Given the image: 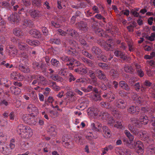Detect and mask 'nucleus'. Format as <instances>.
Returning <instances> with one entry per match:
<instances>
[{"instance_id": "nucleus-1", "label": "nucleus", "mask_w": 155, "mask_h": 155, "mask_svg": "<svg viewBox=\"0 0 155 155\" xmlns=\"http://www.w3.org/2000/svg\"><path fill=\"white\" fill-rule=\"evenodd\" d=\"M17 131L21 137L25 139L29 138L33 135L31 129L28 126L23 124H19L18 126Z\"/></svg>"}, {"instance_id": "nucleus-2", "label": "nucleus", "mask_w": 155, "mask_h": 155, "mask_svg": "<svg viewBox=\"0 0 155 155\" xmlns=\"http://www.w3.org/2000/svg\"><path fill=\"white\" fill-rule=\"evenodd\" d=\"M88 113L94 115L96 118L101 120H103L104 118L106 119V117L109 116L107 113L103 111L100 112L99 109L97 108L91 107L90 110L88 109Z\"/></svg>"}, {"instance_id": "nucleus-3", "label": "nucleus", "mask_w": 155, "mask_h": 155, "mask_svg": "<svg viewBox=\"0 0 155 155\" xmlns=\"http://www.w3.org/2000/svg\"><path fill=\"white\" fill-rule=\"evenodd\" d=\"M132 123L135 127H140L142 126V124H147L149 121L148 117L146 116H141L140 118V120L135 118H132L130 119Z\"/></svg>"}, {"instance_id": "nucleus-4", "label": "nucleus", "mask_w": 155, "mask_h": 155, "mask_svg": "<svg viewBox=\"0 0 155 155\" xmlns=\"http://www.w3.org/2000/svg\"><path fill=\"white\" fill-rule=\"evenodd\" d=\"M101 105L102 107L110 109L111 111L112 114L116 118H120L121 117V115L120 114L119 111L116 109L115 108L111 107L110 104H106L105 102H103L101 103Z\"/></svg>"}, {"instance_id": "nucleus-5", "label": "nucleus", "mask_w": 155, "mask_h": 155, "mask_svg": "<svg viewBox=\"0 0 155 155\" xmlns=\"http://www.w3.org/2000/svg\"><path fill=\"white\" fill-rule=\"evenodd\" d=\"M131 148L136 149L137 152L139 155H142L144 153L143 144L140 141L134 142V145Z\"/></svg>"}, {"instance_id": "nucleus-6", "label": "nucleus", "mask_w": 155, "mask_h": 155, "mask_svg": "<svg viewBox=\"0 0 155 155\" xmlns=\"http://www.w3.org/2000/svg\"><path fill=\"white\" fill-rule=\"evenodd\" d=\"M32 68L35 70L41 69L43 72H45L46 68L45 65L43 63H38L34 62L32 64Z\"/></svg>"}, {"instance_id": "nucleus-7", "label": "nucleus", "mask_w": 155, "mask_h": 155, "mask_svg": "<svg viewBox=\"0 0 155 155\" xmlns=\"http://www.w3.org/2000/svg\"><path fill=\"white\" fill-rule=\"evenodd\" d=\"M69 43L71 46L70 47H69L68 49V51L69 52H71L74 54L76 51H78L77 49H79V47L75 41H71L69 42Z\"/></svg>"}, {"instance_id": "nucleus-8", "label": "nucleus", "mask_w": 155, "mask_h": 155, "mask_svg": "<svg viewBox=\"0 0 155 155\" xmlns=\"http://www.w3.org/2000/svg\"><path fill=\"white\" fill-rule=\"evenodd\" d=\"M32 79H37L38 80V84H41L44 85L47 83V81L46 78L43 76L41 75H32L31 76Z\"/></svg>"}, {"instance_id": "nucleus-9", "label": "nucleus", "mask_w": 155, "mask_h": 155, "mask_svg": "<svg viewBox=\"0 0 155 155\" xmlns=\"http://www.w3.org/2000/svg\"><path fill=\"white\" fill-rule=\"evenodd\" d=\"M27 110L29 112L36 115L39 114L38 108L34 104H30L28 105Z\"/></svg>"}, {"instance_id": "nucleus-10", "label": "nucleus", "mask_w": 155, "mask_h": 155, "mask_svg": "<svg viewBox=\"0 0 155 155\" xmlns=\"http://www.w3.org/2000/svg\"><path fill=\"white\" fill-rule=\"evenodd\" d=\"M10 77L12 79L19 81H22L24 78V76L23 75L16 71L12 72L11 74Z\"/></svg>"}, {"instance_id": "nucleus-11", "label": "nucleus", "mask_w": 155, "mask_h": 155, "mask_svg": "<svg viewBox=\"0 0 155 155\" xmlns=\"http://www.w3.org/2000/svg\"><path fill=\"white\" fill-rule=\"evenodd\" d=\"M102 97L106 99L108 102H111L115 99V95L111 91L108 93H105Z\"/></svg>"}, {"instance_id": "nucleus-12", "label": "nucleus", "mask_w": 155, "mask_h": 155, "mask_svg": "<svg viewBox=\"0 0 155 155\" xmlns=\"http://www.w3.org/2000/svg\"><path fill=\"white\" fill-rule=\"evenodd\" d=\"M114 55L118 57H120V58L124 60H125L127 59V61H129V58L127 59V56L125 53L120 51L119 50H116L114 52Z\"/></svg>"}, {"instance_id": "nucleus-13", "label": "nucleus", "mask_w": 155, "mask_h": 155, "mask_svg": "<svg viewBox=\"0 0 155 155\" xmlns=\"http://www.w3.org/2000/svg\"><path fill=\"white\" fill-rule=\"evenodd\" d=\"M29 13L31 16L34 18H38L42 16L41 12L37 10L32 9L30 10Z\"/></svg>"}, {"instance_id": "nucleus-14", "label": "nucleus", "mask_w": 155, "mask_h": 155, "mask_svg": "<svg viewBox=\"0 0 155 155\" xmlns=\"http://www.w3.org/2000/svg\"><path fill=\"white\" fill-rule=\"evenodd\" d=\"M19 16L16 13L12 14L8 17V20L11 23H17L19 21Z\"/></svg>"}, {"instance_id": "nucleus-15", "label": "nucleus", "mask_w": 155, "mask_h": 155, "mask_svg": "<svg viewBox=\"0 0 155 155\" xmlns=\"http://www.w3.org/2000/svg\"><path fill=\"white\" fill-rule=\"evenodd\" d=\"M31 142L30 141L28 142L22 141L20 143V148L21 150H26L30 148L31 145L30 143Z\"/></svg>"}, {"instance_id": "nucleus-16", "label": "nucleus", "mask_w": 155, "mask_h": 155, "mask_svg": "<svg viewBox=\"0 0 155 155\" xmlns=\"http://www.w3.org/2000/svg\"><path fill=\"white\" fill-rule=\"evenodd\" d=\"M7 52H8L9 54L12 53L13 56L16 55L18 52L17 50L12 45L7 46L6 48Z\"/></svg>"}, {"instance_id": "nucleus-17", "label": "nucleus", "mask_w": 155, "mask_h": 155, "mask_svg": "<svg viewBox=\"0 0 155 155\" xmlns=\"http://www.w3.org/2000/svg\"><path fill=\"white\" fill-rule=\"evenodd\" d=\"M91 127L92 130L95 132H101L102 125L101 124L98 123L96 124L94 123H92Z\"/></svg>"}, {"instance_id": "nucleus-18", "label": "nucleus", "mask_w": 155, "mask_h": 155, "mask_svg": "<svg viewBox=\"0 0 155 155\" xmlns=\"http://www.w3.org/2000/svg\"><path fill=\"white\" fill-rule=\"evenodd\" d=\"M0 152L3 154L8 155L11 153L12 150L9 149L8 146L5 145L0 147Z\"/></svg>"}, {"instance_id": "nucleus-19", "label": "nucleus", "mask_w": 155, "mask_h": 155, "mask_svg": "<svg viewBox=\"0 0 155 155\" xmlns=\"http://www.w3.org/2000/svg\"><path fill=\"white\" fill-rule=\"evenodd\" d=\"M116 101V106L118 108L123 109L126 107V104L124 101L121 99H119Z\"/></svg>"}, {"instance_id": "nucleus-20", "label": "nucleus", "mask_w": 155, "mask_h": 155, "mask_svg": "<svg viewBox=\"0 0 155 155\" xmlns=\"http://www.w3.org/2000/svg\"><path fill=\"white\" fill-rule=\"evenodd\" d=\"M91 51L92 53L96 55L97 58H99L101 56L102 53L101 49L97 47H93L92 48Z\"/></svg>"}, {"instance_id": "nucleus-21", "label": "nucleus", "mask_w": 155, "mask_h": 155, "mask_svg": "<svg viewBox=\"0 0 155 155\" xmlns=\"http://www.w3.org/2000/svg\"><path fill=\"white\" fill-rule=\"evenodd\" d=\"M67 34L70 35L76 39L78 38L79 34L75 31L72 29H68L67 30Z\"/></svg>"}, {"instance_id": "nucleus-22", "label": "nucleus", "mask_w": 155, "mask_h": 155, "mask_svg": "<svg viewBox=\"0 0 155 155\" xmlns=\"http://www.w3.org/2000/svg\"><path fill=\"white\" fill-rule=\"evenodd\" d=\"M131 98L134 101H135L137 103L142 104L143 101V99L137 94H134L132 96Z\"/></svg>"}, {"instance_id": "nucleus-23", "label": "nucleus", "mask_w": 155, "mask_h": 155, "mask_svg": "<svg viewBox=\"0 0 155 155\" xmlns=\"http://www.w3.org/2000/svg\"><path fill=\"white\" fill-rule=\"evenodd\" d=\"M77 27L80 30L84 32L86 31L88 29L87 24L82 21H81L79 23Z\"/></svg>"}, {"instance_id": "nucleus-24", "label": "nucleus", "mask_w": 155, "mask_h": 155, "mask_svg": "<svg viewBox=\"0 0 155 155\" xmlns=\"http://www.w3.org/2000/svg\"><path fill=\"white\" fill-rule=\"evenodd\" d=\"M74 71L78 74L83 75L87 73L88 70L87 68L80 67L75 69Z\"/></svg>"}, {"instance_id": "nucleus-25", "label": "nucleus", "mask_w": 155, "mask_h": 155, "mask_svg": "<svg viewBox=\"0 0 155 155\" xmlns=\"http://www.w3.org/2000/svg\"><path fill=\"white\" fill-rule=\"evenodd\" d=\"M147 153L149 155H155V145H150L147 149Z\"/></svg>"}, {"instance_id": "nucleus-26", "label": "nucleus", "mask_w": 155, "mask_h": 155, "mask_svg": "<svg viewBox=\"0 0 155 155\" xmlns=\"http://www.w3.org/2000/svg\"><path fill=\"white\" fill-rule=\"evenodd\" d=\"M133 65H134L136 67V71L138 75L140 77H143L144 75V73L140 69V66L136 63H134Z\"/></svg>"}, {"instance_id": "nucleus-27", "label": "nucleus", "mask_w": 155, "mask_h": 155, "mask_svg": "<svg viewBox=\"0 0 155 155\" xmlns=\"http://www.w3.org/2000/svg\"><path fill=\"white\" fill-rule=\"evenodd\" d=\"M29 33L32 37L35 38H39L40 36V32L36 29H32L29 31Z\"/></svg>"}, {"instance_id": "nucleus-28", "label": "nucleus", "mask_w": 155, "mask_h": 155, "mask_svg": "<svg viewBox=\"0 0 155 155\" xmlns=\"http://www.w3.org/2000/svg\"><path fill=\"white\" fill-rule=\"evenodd\" d=\"M74 140L76 143L78 144L82 145L84 143V139L81 136L78 135L75 136Z\"/></svg>"}, {"instance_id": "nucleus-29", "label": "nucleus", "mask_w": 155, "mask_h": 155, "mask_svg": "<svg viewBox=\"0 0 155 155\" xmlns=\"http://www.w3.org/2000/svg\"><path fill=\"white\" fill-rule=\"evenodd\" d=\"M126 41L127 43L129 51L130 52L133 51L135 50V48L133 41L131 39H128L126 40Z\"/></svg>"}, {"instance_id": "nucleus-30", "label": "nucleus", "mask_w": 155, "mask_h": 155, "mask_svg": "<svg viewBox=\"0 0 155 155\" xmlns=\"http://www.w3.org/2000/svg\"><path fill=\"white\" fill-rule=\"evenodd\" d=\"M113 40L110 39L107 41L104 46L105 49L108 50L111 48V46L114 45Z\"/></svg>"}, {"instance_id": "nucleus-31", "label": "nucleus", "mask_w": 155, "mask_h": 155, "mask_svg": "<svg viewBox=\"0 0 155 155\" xmlns=\"http://www.w3.org/2000/svg\"><path fill=\"white\" fill-rule=\"evenodd\" d=\"M128 112L130 114H133L135 112H139V109L138 107H135L134 106H130L128 109Z\"/></svg>"}, {"instance_id": "nucleus-32", "label": "nucleus", "mask_w": 155, "mask_h": 155, "mask_svg": "<svg viewBox=\"0 0 155 155\" xmlns=\"http://www.w3.org/2000/svg\"><path fill=\"white\" fill-rule=\"evenodd\" d=\"M49 85L50 87L55 91H58L61 89L60 87L57 85L56 83L55 82L52 81Z\"/></svg>"}, {"instance_id": "nucleus-33", "label": "nucleus", "mask_w": 155, "mask_h": 155, "mask_svg": "<svg viewBox=\"0 0 155 155\" xmlns=\"http://www.w3.org/2000/svg\"><path fill=\"white\" fill-rule=\"evenodd\" d=\"M10 89L12 92L15 95H17L19 94L21 92L20 89L14 86L12 87Z\"/></svg>"}, {"instance_id": "nucleus-34", "label": "nucleus", "mask_w": 155, "mask_h": 155, "mask_svg": "<svg viewBox=\"0 0 155 155\" xmlns=\"http://www.w3.org/2000/svg\"><path fill=\"white\" fill-rule=\"evenodd\" d=\"M62 144L63 146L64 147L69 149L72 148L74 146V144L72 142L69 143L68 142H65L63 140H62Z\"/></svg>"}, {"instance_id": "nucleus-35", "label": "nucleus", "mask_w": 155, "mask_h": 155, "mask_svg": "<svg viewBox=\"0 0 155 155\" xmlns=\"http://www.w3.org/2000/svg\"><path fill=\"white\" fill-rule=\"evenodd\" d=\"M51 77L53 80L57 82H62L63 81L62 78L58 75L53 74L51 75Z\"/></svg>"}, {"instance_id": "nucleus-36", "label": "nucleus", "mask_w": 155, "mask_h": 155, "mask_svg": "<svg viewBox=\"0 0 155 155\" xmlns=\"http://www.w3.org/2000/svg\"><path fill=\"white\" fill-rule=\"evenodd\" d=\"M96 73L97 74L98 78L101 80L105 81L106 80L105 75L101 70H97L96 71Z\"/></svg>"}, {"instance_id": "nucleus-37", "label": "nucleus", "mask_w": 155, "mask_h": 155, "mask_svg": "<svg viewBox=\"0 0 155 155\" xmlns=\"http://www.w3.org/2000/svg\"><path fill=\"white\" fill-rule=\"evenodd\" d=\"M19 69L24 73H28L30 71L29 68L26 66L22 64H20L19 65Z\"/></svg>"}, {"instance_id": "nucleus-38", "label": "nucleus", "mask_w": 155, "mask_h": 155, "mask_svg": "<svg viewBox=\"0 0 155 155\" xmlns=\"http://www.w3.org/2000/svg\"><path fill=\"white\" fill-rule=\"evenodd\" d=\"M124 133L127 137L129 139L130 141V144H132V141L134 139V136L130 133L129 131L127 130H125L124 131Z\"/></svg>"}, {"instance_id": "nucleus-39", "label": "nucleus", "mask_w": 155, "mask_h": 155, "mask_svg": "<svg viewBox=\"0 0 155 155\" xmlns=\"http://www.w3.org/2000/svg\"><path fill=\"white\" fill-rule=\"evenodd\" d=\"M26 42L29 45L33 46H38L40 44V42L37 40H32L29 39L26 40Z\"/></svg>"}, {"instance_id": "nucleus-40", "label": "nucleus", "mask_w": 155, "mask_h": 155, "mask_svg": "<svg viewBox=\"0 0 155 155\" xmlns=\"http://www.w3.org/2000/svg\"><path fill=\"white\" fill-rule=\"evenodd\" d=\"M32 118V116L30 114H24L22 117V118L24 121L28 124L29 121Z\"/></svg>"}, {"instance_id": "nucleus-41", "label": "nucleus", "mask_w": 155, "mask_h": 155, "mask_svg": "<svg viewBox=\"0 0 155 155\" xmlns=\"http://www.w3.org/2000/svg\"><path fill=\"white\" fill-rule=\"evenodd\" d=\"M124 70L127 72L132 73L134 71V69L131 66L125 65L124 67Z\"/></svg>"}, {"instance_id": "nucleus-42", "label": "nucleus", "mask_w": 155, "mask_h": 155, "mask_svg": "<svg viewBox=\"0 0 155 155\" xmlns=\"http://www.w3.org/2000/svg\"><path fill=\"white\" fill-rule=\"evenodd\" d=\"M110 75L114 79L117 78L119 75L118 72L114 69H112L110 71Z\"/></svg>"}, {"instance_id": "nucleus-43", "label": "nucleus", "mask_w": 155, "mask_h": 155, "mask_svg": "<svg viewBox=\"0 0 155 155\" xmlns=\"http://www.w3.org/2000/svg\"><path fill=\"white\" fill-rule=\"evenodd\" d=\"M30 96L32 99L34 101H37V105L39 106L40 103L38 100V98L36 95V94L34 91H32L31 93Z\"/></svg>"}, {"instance_id": "nucleus-44", "label": "nucleus", "mask_w": 155, "mask_h": 155, "mask_svg": "<svg viewBox=\"0 0 155 155\" xmlns=\"http://www.w3.org/2000/svg\"><path fill=\"white\" fill-rule=\"evenodd\" d=\"M13 33L15 35L18 36H22L24 34L21 30L18 28L15 29L13 30Z\"/></svg>"}, {"instance_id": "nucleus-45", "label": "nucleus", "mask_w": 155, "mask_h": 155, "mask_svg": "<svg viewBox=\"0 0 155 155\" xmlns=\"http://www.w3.org/2000/svg\"><path fill=\"white\" fill-rule=\"evenodd\" d=\"M51 64L54 67H58L61 65V64L57 59L52 58L51 61Z\"/></svg>"}, {"instance_id": "nucleus-46", "label": "nucleus", "mask_w": 155, "mask_h": 155, "mask_svg": "<svg viewBox=\"0 0 155 155\" xmlns=\"http://www.w3.org/2000/svg\"><path fill=\"white\" fill-rule=\"evenodd\" d=\"M18 47L20 50H25L27 48L28 46L25 43L22 42H19L18 43Z\"/></svg>"}, {"instance_id": "nucleus-47", "label": "nucleus", "mask_w": 155, "mask_h": 155, "mask_svg": "<svg viewBox=\"0 0 155 155\" xmlns=\"http://www.w3.org/2000/svg\"><path fill=\"white\" fill-rule=\"evenodd\" d=\"M119 85L121 87L126 90H128L130 89V87L124 81H121L119 83Z\"/></svg>"}, {"instance_id": "nucleus-48", "label": "nucleus", "mask_w": 155, "mask_h": 155, "mask_svg": "<svg viewBox=\"0 0 155 155\" xmlns=\"http://www.w3.org/2000/svg\"><path fill=\"white\" fill-rule=\"evenodd\" d=\"M125 149L120 147H116L115 149L116 153L120 155H124Z\"/></svg>"}, {"instance_id": "nucleus-49", "label": "nucleus", "mask_w": 155, "mask_h": 155, "mask_svg": "<svg viewBox=\"0 0 155 155\" xmlns=\"http://www.w3.org/2000/svg\"><path fill=\"white\" fill-rule=\"evenodd\" d=\"M28 54L25 53H23L22 54L21 56V60L22 61H24L25 63H27L28 62Z\"/></svg>"}, {"instance_id": "nucleus-50", "label": "nucleus", "mask_w": 155, "mask_h": 155, "mask_svg": "<svg viewBox=\"0 0 155 155\" xmlns=\"http://www.w3.org/2000/svg\"><path fill=\"white\" fill-rule=\"evenodd\" d=\"M24 25L29 27H32L33 26V23L31 20L26 19L24 22Z\"/></svg>"}, {"instance_id": "nucleus-51", "label": "nucleus", "mask_w": 155, "mask_h": 155, "mask_svg": "<svg viewBox=\"0 0 155 155\" xmlns=\"http://www.w3.org/2000/svg\"><path fill=\"white\" fill-rule=\"evenodd\" d=\"M108 117H106V119L104 118L103 120L105 119L108 120V123L109 124L110 126H113L114 125V123H115V120H114L112 117H110L109 114L107 116Z\"/></svg>"}, {"instance_id": "nucleus-52", "label": "nucleus", "mask_w": 155, "mask_h": 155, "mask_svg": "<svg viewBox=\"0 0 155 155\" xmlns=\"http://www.w3.org/2000/svg\"><path fill=\"white\" fill-rule=\"evenodd\" d=\"M98 66L102 69L105 70H108L110 68V66L107 64L104 63H100L98 64Z\"/></svg>"}, {"instance_id": "nucleus-53", "label": "nucleus", "mask_w": 155, "mask_h": 155, "mask_svg": "<svg viewBox=\"0 0 155 155\" xmlns=\"http://www.w3.org/2000/svg\"><path fill=\"white\" fill-rule=\"evenodd\" d=\"M141 138L144 141H146L147 142L149 143H151L153 140L148 136L147 134L142 137Z\"/></svg>"}, {"instance_id": "nucleus-54", "label": "nucleus", "mask_w": 155, "mask_h": 155, "mask_svg": "<svg viewBox=\"0 0 155 155\" xmlns=\"http://www.w3.org/2000/svg\"><path fill=\"white\" fill-rule=\"evenodd\" d=\"M122 121L121 120L117 121L116 123H115V124L114 125V127L117 128L122 129L123 127L122 124Z\"/></svg>"}, {"instance_id": "nucleus-55", "label": "nucleus", "mask_w": 155, "mask_h": 155, "mask_svg": "<svg viewBox=\"0 0 155 155\" xmlns=\"http://www.w3.org/2000/svg\"><path fill=\"white\" fill-rule=\"evenodd\" d=\"M129 11L128 9H124V10H121L120 12V13L118 14V15H120V16H122L123 15H124L127 16L129 15Z\"/></svg>"}, {"instance_id": "nucleus-56", "label": "nucleus", "mask_w": 155, "mask_h": 155, "mask_svg": "<svg viewBox=\"0 0 155 155\" xmlns=\"http://www.w3.org/2000/svg\"><path fill=\"white\" fill-rule=\"evenodd\" d=\"M68 73L66 69L65 68H61L59 69L58 74L61 76H66Z\"/></svg>"}, {"instance_id": "nucleus-57", "label": "nucleus", "mask_w": 155, "mask_h": 155, "mask_svg": "<svg viewBox=\"0 0 155 155\" xmlns=\"http://www.w3.org/2000/svg\"><path fill=\"white\" fill-rule=\"evenodd\" d=\"M79 41L81 44L83 45V48L84 49H87L88 45L87 44L86 41L83 38H80Z\"/></svg>"}, {"instance_id": "nucleus-58", "label": "nucleus", "mask_w": 155, "mask_h": 155, "mask_svg": "<svg viewBox=\"0 0 155 155\" xmlns=\"http://www.w3.org/2000/svg\"><path fill=\"white\" fill-rule=\"evenodd\" d=\"M87 107V104L84 101L83 103L82 102L77 107V108L79 110L80 109L83 110Z\"/></svg>"}, {"instance_id": "nucleus-59", "label": "nucleus", "mask_w": 155, "mask_h": 155, "mask_svg": "<svg viewBox=\"0 0 155 155\" xmlns=\"http://www.w3.org/2000/svg\"><path fill=\"white\" fill-rule=\"evenodd\" d=\"M3 46L1 44L0 45V59L1 60L5 58V57L3 55Z\"/></svg>"}, {"instance_id": "nucleus-60", "label": "nucleus", "mask_w": 155, "mask_h": 155, "mask_svg": "<svg viewBox=\"0 0 155 155\" xmlns=\"http://www.w3.org/2000/svg\"><path fill=\"white\" fill-rule=\"evenodd\" d=\"M141 109V110L143 111V113H145L147 112H149L150 113H151V112H153L155 111V108H154L152 110H151V109L148 108L147 107H142Z\"/></svg>"}, {"instance_id": "nucleus-61", "label": "nucleus", "mask_w": 155, "mask_h": 155, "mask_svg": "<svg viewBox=\"0 0 155 155\" xmlns=\"http://www.w3.org/2000/svg\"><path fill=\"white\" fill-rule=\"evenodd\" d=\"M82 60L84 62L86 63L88 66H92L93 65V64L92 63L91 61L87 58H82Z\"/></svg>"}, {"instance_id": "nucleus-62", "label": "nucleus", "mask_w": 155, "mask_h": 155, "mask_svg": "<svg viewBox=\"0 0 155 155\" xmlns=\"http://www.w3.org/2000/svg\"><path fill=\"white\" fill-rule=\"evenodd\" d=\"M72 62H70L69 64V65H74L75 66H79L80 65V63L79 61H77V60L74 59H73L72 60ZM67 65H69L68 64H67Z\"/></svg>"}, {"instance_id": "nucleus-63", "label": "nucleus", "mask_w": 155, "mask_h": 155, "mask_svg": "<svg viewBox=\"0 0 155 155\" xmlns=\"http://www.w3.org/2000/svg\"><path fill=\"white\" fill-rule=\"evenodd\" d=\"M136 23L135 22H134L129 26H127V28L129 31L130 32L133 31L134 28L136 26Z\"/></svg>"}, {"instance_id": "nucleus-64", "label": "nucleus", "mask_w": 155, "mask_h": 155, "mask_svg": "<svg viewBox=\"0 0 155 155\" xmlns=\"http://www.w3.org/2000/svg\"><path fill=\"white\" fill-rule=\"evenodd\" d=\"M93 100L95 101H97L101 100V97L100 95L98 94H95L93 97Z\"/></svg>"}]
</instances>
